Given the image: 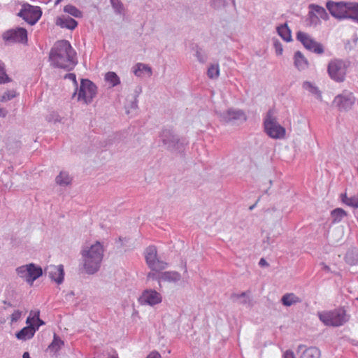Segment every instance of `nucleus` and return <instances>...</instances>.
Wrapping results in <instances>:
<instances>
[{
    "mask_svg": "<svg viewBox=\"0 0 358 358\" xmlns=\"http://www.w3.org/2000/svg\"><path fill=\"white\" fill-rule=\"evenodd\" d=\"M64 345V341L61 340L56 334H55L53 341L49 345V348L51 349L52 350H55V352H57L59 350H60Z\"/></svg>",
    "mask_w": 358,
    "mask_h": 358,
    "instance_id": "7c9ffc66",
    "label": "nucleus"
},
{
    "mask_svg": "<svg viewBox=\"0 0 358 358\" xmlns=\"http://www.w3.org/2000/svg\"><path fill=\"white\" fill-rule=\"evenodd\" d=\"M277 32L284 41L287 42L292 41L291 30L286 23L278 26L277 27Z\"/></svg>",
    "mask_w": 358,
    "mask_h": 358,
    "instance_id": "aec40b11",
    "label": "nucleus"
},
{
    "mask_svg": "<svg viewBox=\"0 0 358 358\" xmlns=\"http://www.w3.org/2000/svg\"><path fill=\"white\" fill-rule=\"evenodd\" d=\"M55 23L62 28H67L69 29H74L78 25V22L69 17H58Z\"/></svg>",
    "mask_w": 358,
    "mask_h": 358,
    "instance_id": "a211bd4d",
    "label": "nucleus"
},
{
    "mask_svg": "<svg viewBox=\"0 0 358 358\" xmlns=\"http://www.w3.org/2000/svg\"><path fill=\"white\" fill-rule=\"evenodd\" d=\"M303 348H304V345H299L298 346V351H301V350H303Z\"/></svg>",
    "mask_w": 358,
    "mask_h": 358,
    "instance_id": "3c124183",
    "label": "nucleus"
},
{
    "mask_svg": "<svg viewBox=\"0 0 358 358\" xmlns=\"http://www.w3.org/2000/svg\"><path fill=\"white\" fill-rule=\"evenodd\" d=\"M307 25L309 27H315L320 23L318 16L313 12H308V18L306 20Z\"/></svg>",
    "mask_w": 358,
    "mask_h": 358,
    "instance_id": "72a5a7b5",
    "label": "nucleus"
},
{
    "mask_svg": "<svg viewBox=\"0 0 358 358\" xmlns=\"http://www.w3.org/2000/svg\"><path fill=\"white\" fill-rule=\"evenodd\" d=\"M113 8L119 13L123 10V5L120 0H110Z\"/></svg>",
    "mask_w": 358,
    "mask_h": 358,
    "instance_id": "58836bf2",
    "label": "nucleus"
},
{
    "mask_svg": "<svg viewBox=\"0 0 358 358\" xmlns=\"http://www.w3.org/2000/svg\"><path fill=\"white\" fill-rule=\"evenodd\" d=\"M357 300H358V298H357Z\"/></svg>",
    "mask_w": 358,
    "mask_h": 358,
    "instance_id": "5fc2aeb1",
    "label": "nucleus"
},
{
    "mask_svg": "<svg viewBox=\"0 0 358 358\" xmlns=\"http://www.w3.org/2000/svg\"><path fill=\"white\" fill-rule=\"evenodd\" d=\"M134 72L136 76H143L144 75L150 76L152 74L151 69L148 66L141 63L136 65Z\"/></svg>",
    "mask_w": 358,
    "mask_h": 358,
    "instance_id": "bb28decb",
    "label": "nucleus"
},
{
    "mask_svg": "<svg viewBox=\"0 0 358 358\" xmlns=\"http://www.w3.org/2000/svg\"><path fill=\"white\" fill-rule=\"evenodd\" d=\"M273 46H274L276 55H281L283 52V48H282V45L281 43L279 42L278 40L274 41Z\"/></svg>",
    "mask_w": 358,
    "mask_h": 358,
    "instance_id": "4c0bfd02",
    "label": "nucleus"
},
{
    "mask_svg": "<svg viewBox=\"0 0 358 358\" xmlns=\"http://www.w3.org/2000/svg\"><path fill=\"white\" fill-rule=\"evenodd\" d=\"M309 9L310 10V12L315 13L318 17L324 20H327L329 19V15L323 7L316 4H310Z\"/></svg>",
    "mask_w": 358,
    "mask_h": 358,
    "instance_id": "412c9836",
    "label": "nucleus"
},
{
    "mask_svg": "<svg viewBox=\"0 0 358 358\" xmlns=\"http://www.w3.org/2000/svg\"><path fill=\"white\" fill-rule=\"evenodd\" d=\"M10 81L11 78L6 72L5 64L2 61L0 60V84L8 83Z\"/></svg>",
    "mask_w": 358,
    "mask_h": 358,
    "instance_id": "c85d7f7f",
    "label": "nucleus"
},
{
    "mask_svg": "<svg viewBox=\"0 0 358 358\" xmlns=\"http://www.w3.org/2000/svg\"><path fill=\"white\" fill-rule=\"evenodd\" d=\"M65 78H68L73 82L75 86L78 85V83L76 80V76L74 73H68L65 76Z\"/></svg>",
    "mask_w": 358,
    "mask_h": 358,
    "instance_id": "79ce46f5",
    "label": "nucleus"
},
{
    "mask_svg": "<svg viewBox=\"0 0 358 358\" xmlns=\"http://www.w3.org/2000/svg\"><path fill=\"white\" fill-rule=\"evenodd\" d=\"M96 93V87L90 80H82L81 85L78 91V100L83 101L84 103H90L94 97Z\"/></svg>",
    "mask_w": 358,
    "mask_h": 358,
    "instance_id": "9b49d317",
    "label": "nucleus"
},
{
    "mask_svg": "<svg viewBox=\"0 0 358 358\" xmlns=\"http://www.w3.org/2000/svg\"><path fill=\"white\" fill-rule=\"evenodd\" d=\"M294 65L299 71H303L308 68V62L300 51H296L294 53Z\"/></svg>",
    "mask_w": 358,
    "mask_h": 358,
    "instance_id": "6ab92c4d",
    "label": "nucleus"
},
{
    "mask_svg": "<svg viewBox=\"0 0 358 358\" xmlns=\"http://www.w3.org/2000/svg\"><path fill=\"white\" fill-rule=\"evenodd\" d=\"M259 265L260 266H268V264L264 258H262V259H260V260L259 262Z\"/></svg>",
    "mask_w": 358,
    "mask_h": 358,
    "instance_id": "49530a36",
    "label": "nucleus"
},
{
    "mask_svg": "<svg viewBox=\"0 0 358 358\" xmlns=\"http://www.w3.org/2000/svg\"><path fill=\"white\" fill-rule=\"evenodd\" d=\"M62 1V0H56L55 4L57 5V4L59 3Z\"/></svg>",
    "mask_w": 358,
    "mask_h": 358,
    "instance_id": "603ef678",
    "label": "nucleus"
},
{
    "mask_svg": "<svg viewBox=\"0 0 358 358\" xmlns=\"http://www.w3.org/2000/svg\"><path fill=\"white\" fill-rule=\"evenodd\" d=\"M320 351L315 347H310L303 350L300 358H320Z\"/></svg>",
    "mask_w": 358,
    "mask_h": 358,
    "instance_id": "393cba45",
    "label": "nucleus"
},
{
    "mask_svg": "<svg viewBox=\"0 0 358 358\" xmlns=\"http://www.w3.org/2000/svg\"><path fill=\"white\" fill-rule=\"evenodd\" d=\"M356 98L352 92L343 91L341 94L335 96L333 103L340 111H348L355 104Z\"/></svg>",
    "mask_w": 358,
    "mask_h": 358,
    "instance_id": "1a4fd4ad",
    "label": "nucleus"
},
{
    "mask_svg": "<svg viewBox=\"0 0 358 358\" xmlns=\"http://www.w3.org/2000/svg\"><path fill=\"white\" fill-rule=\"evenodd\" d=\"M282 358H295V356L292 350H288L285 352Z\"/></svg>",
    "mask_w": 358,
    "mask_h": 358,
    "instance_id": "37998d69",
    "label": "nucleus"
},
{
    "mask_svg": "<svg viewBox=\"0 0 358 358\" xmlns=\"http://www.w3.org/2000/svg\"><path fill=\"white\" fill-rule=\"evenodd\" d=\"M327 71L330 78L336 82H343L346 74V66L341 59L331 60L328 64Z\"/></svg>",
    "mask_w": 358,
    "mask_h": 358,
    "instance_id": "6e6552de",
    "label": "nucleus"
},
{
    "mask_svg": "<svg viewBox=\"0 0 358 358\" xmlns=\"http://www.w3.org/2000/svg\"><path fill=\"white\" fill-rule=\"evenodd\" d=\"M332 223H339L347 216V213L343 208H337L331 212Z\"/></svg>",
    "mask_w": 358,
    "mask_h": 358,
    "instance_id": "4be33fe9",
    "label": "nucleus"
},
{
    "mask_svg": "<svg viewBox=\"0 0 358 358\" xmlns=\"http://www.w3.org/2000/svg\"><path fill=\"white\" fill-rule=\"evenodd\" d=\"M45 272L57 284H61L64 280V271L62 265H49L45 268Z\"/></svg>",
    "mask_w": 358,
    "mask_h": 358,
    "instance_id": "2eb2a0df",
    "label": "nucleus"
},
{
    "mask_svg": "<svg viewBox=\"0 0 358 358\" xmlns=\"http://www.w3.org/2000/svg\"><path fill=\"white\" fill-rule=\"evenodd\" d=\"M296 39L303 44L306 49L313 53L322 55L324 52L323 45L315 41L307 33L301 31H298L296 33Z\"/></svg>",
    "mask_w": 358,
    "mask_h": 358,
    "instance_id": "0eeeda50",
    "label": "nucleus"
},
{
    "mask_svg": "<svg viewBox=\"0 0 358 358\" xmlns=\"http://www.w3.org/2000/svg\"><path fill=\"white\" fill-rule=\"evenodd\" d=\"M3 38L5 41L26 43L27 41V32L24 28H17L4 33Z\"/></svg>",
    "mask_w": 358,
    "mask_h": 358,
    "instance_id": "4468645a",
    "label": "nucleus"
},
{
    "mask_svg": "<svg viewBox=\"0 0 358 358\" xmlns=\"http://www.w3.org/2000/svg\"><path fill=\"white\" fill-rule=\"evenodd\" d=\"M259 199H260L259 198V199H257V202H256L254 205H252V206H250L249 209H250V210H252V209H254V208L256 206V205H257V203H258V201H259Z\"/></svg>",
    "mask_w": 358,
    "mask_h": 358,
    "instance_id": "8fccbe9b",
    "label": "nucleus"
},
{
    "mask_svg": "<svg viewBox=\"0 0 358 358\" xmlns=\"http://www.w3.org/2000/svg\"><path fill=\"white\" fill-rule=\"evenodd\" d=\"M106 80L114 87L120 83V78L114 72H108L105 76Z\"/></svg>",
    "mask_w": 358,
    "mask_h": 358,
    "instance_id": "c756f323",
    "label": "nucleus"
},
{
    "mask_svg": "<svg viewBox=\"0 0 358 358\" xmlns=\"http://www.w3.org/2000/svg\"><path fill=\"white\" fill-rule=\"evenodd\" d=\"M281 301L285 306H290L294 303L300 302V299L294 294L288 293L282 296Z\"/></svg>",
    "mask_w": 358,
    "mask_h": 358,
    "instance_id": "b1692460",
    "label": "nucleus"
},
{
    "mask_svg": "<svg viewBox=\"0 0 358 358\" xmlns=\"http://www.w3.org/2000/svg\"><path fill=\"white\" fill-rule=\"evenodd\" d=\"M42 11L38 6H34L29 3H24L18 15L22 17L27 22L33 25L41 18Z\"/></svg>",
    "mask_w": 358,
    "mask_h": 358,
    "instance_id": "9d476101",
    "label": "nucleus"
},
{
    "mask_svg": "<svg viewBox=\"0 0 358 358\" xmlns=\"http://www.w3.org/2000/svg\"><path fill=\"white\" fill-rule=\"evenodd\" d=\"M1 111H2V110H0V112H1Z\"/></svg>",
    "mask_w": 358,
    "mask_h": 358,
    "instance_id": "864d4df0",
    "label": "nucleus"
},
{
    "mask_svg": "<svg viewBox=\"0 0 358 358\" xmlns=\"http://www.w3.org/2000/svg\"><path fill=\"white\" fill-rule=\"evenodd\" d=\"M16 271L17 275L30 285H32L34 281L43 274L41 267L34 264L21 266L16 269Z\"/></svg>",
    "mask_w": 358,
    "mask_h": 358,
    "instance_id": "423d86ee",
    "label": "nucleus"
},
{
    "mask_svg": "<svg viewBox=\"0 0 358 358\" xmlns=\"http://www.w3.org/2000/svg\"><path fill=\"white\" fill-rule=\"evenodd\" d=\"M318 316L326 326L340 327L348 320L345 310L343 309L324 311L319 313Z\"/></svg>",
    "mask_w": 358,
    "mask_h": 358,
    "instance_id": "39448f33",
    "label": "nucleus"
},
{
    "mask_svg": "<svg viewBox=\"0 0 358 358\" xmlns=\"http://www.w3.org/2000/svg\"><path fill=\"white\" fill-rule=\"evenodd\" d=\"M71 180L69 174L65 172H61L56 178L57 183L60 185H67L70 184Z\"/></svg>",
    "mask_w": 358,
    "mask_h": 358,
    "instance_id": "2f4dec72",
    "label": "nucleus"
},
{
    "mask_svg": "<svg viewBox=\"0 0 358 358\" xmlns=\"http://www.w3.org/2000/svg\"><path fill=\"white\" fill-rule=\"evenodd\" d=\"M345 262L350 265H356L358 263V249L352 248L346 252Z\"/></svg>",
    "mask_w": 358,
    "mask_h": 358,
    "instance_id": "5701e85b",
    "label": "nucleus"
},
{
    "mask_svg": "<svg viewBox=\"0 0 358 358\" xmlns=\"http://www.w3.org/2000/svg\"><path fill=\"white\" fill-rule=\"evenodd\" d=\"M148 266L153 271H160L166 268V263L157 258V251L155 246H149L145 252Z\"/></svg>",
    "mask_w": 358,
    "mask_h": 358,
    "instance_id": "f8f14e48",
    "label": "nucleus"
},
{
    "mask_svg": "<svg viewBox=\"0 0 358 358\" xmlns=\"http://www.w3.org/2000/svg\"><path fill=\"white\" fill-rule=\"evenodd\" d=\"M51 63L56 67L71 70L77 64L76 52L68 41H57L50 53Z\"/></svg>",
    "mask_w": 358,
    "mask_h": 358,
    "instance_id": "f257e3e1",
    "label": "nucleus"
},
{
    "mask_svg": "<svg viewBox=\"0 0 358 358\" xmlns=\"http://www.w3.org/2000/svg\"><path fill=\"white\" fill-rule=\"evenodd\" d=\"M34 317H36V319L38 322V326L44 324V322L39 318V312L38 311L34 313L33 317L31 318V321L33 320L34 319Z\"/></svg>",
    "mask_w": 358,
    "mask_h": 358,
    "instance_id": "c03bdc74",
    "label": "nucleus"
},
{
    "mask_svg": "<svg viewBox=\"0 0 358 358\" xmlns=\"http://www.w3.org/2000/svg\"><path fill=\"white\" fill-rule=\"evenodd\" d=\"M265 133L273 139H281L285 136V129L277 121L273 109H269L264 118Z\"/></svg>",
    "mask_w": 358,
    "mask_h": 358,
    "instance_id": "20e7f679",
    "label": "nucleus"
},
{
    "mask_svg": "<svg viewBox=\"0 0 358 358\" xmlns=\"http://www.w3.org/2000/svg\"><path fill=\"white\" fill-rule=\"evenodd\" d=\"M22 316V312L19 310H15L10 315L11 322H16L18 321Z\"/></svg>",
    "mask_w": 358,
    "mask_h": 358,
    "instance_id": "ea45409f",
    "label": "nucleus"
},
{
    "mask_svg": "<svg viewBox=\"0 0 358 358\" xmlns=\"http://www.w3.org/2000/svg\"><path fill=\"white\" fill-rule=\"evenodd\" d=\"M22 358H31V357H30V356H29V352H24V354H23Z\"/></svg>",
    "mask_w": 358,
    "mask_h": 358,
    "instance_id": "09e8293b",
    "label": "nucleus"
},
{
    "mask_svg": "<svg viewBox=\"0 0 358 358\" xmlns=\"http://www.w3.org/2000/svg\"><path fill=\"white\" fill-rule=\"evenodd\" d=\"M26 322L28 324V326L24 327L16 334V337L19 340L25 341L27 339H30L34 335L36 330L34 327H32L30 317H27Z\"/></svg>",
    "mask_w": 358,
    "mask_h": 358,
    "instance_id": "f3484780",
    "label": "nucleus"
},
{
    "mask_svg": "<svg viewBox=\"0 0 358 358\" xmlns=\"http://www.w3.org/2000/svg\"><path fill=\"white\" fill-rule=\"evenodd\" d=\"M322 270H324V271L326 272H330L331 271V269L329 268V266L324 264H322Z\"/></svg>",
    "mask_w": 358,
    "mask_h": 358,
    "instance_id": "de8ad7c7",
    "label": "nucleus"
},
{
    "mask_svg": "<svg viewBox=\"0 0 358 358\" xmlns=\"http://www.w3.org/2000/svg\"><path fill=\"white\" fill-rule=\"evenodd\" d=\"M147 358H162L161 357V355L157 352H151L148 357Z\"/></svg>",
    "mask_w": 358,
    "mask_h": 358,
    "instance_id": "a18cd8bd",
    "label": "nucleus"
},
{
    "mask_svg": "<svg viewBox=\"0 0 358 358\" xmlns=\"http://www.w3.org/2000/svg\"><path fill=\"white\" fill-rule=\"evenodd\" d=\"M164 275L166 278H171L173 280H178L180 277V275L178 273L166 272L164 273Z\"/></svg>",
    "mask_w": 358,
    "mask_h": 358,
    "instance_id": "a19ab883",
    "label": "nucleus"
},
{
    "mask_svg": "<svg viewBox=\"0 0 358 358\" xmlns=\"http://www.w3.org/2000/svg\"><path fill=\"white\" fill-rule=\"evenodd\" d=\"M235 296L239 300L242 304L247 305L250 303V299L246 292H242L240 294H236Z\"/></svg>",
    "mask_w": 358,
    "mask_h": 358,
    "instance_id": "c9c22d12",
    "label": "nucleus"
},
{
    "mask_svg": "<svg viewBox=\"0 0 358 358\" xmlns=\"http://www.w3.org/2000/svg\"><path fill=\"white\" fill-rule=\"evenodd\" d=\"M342 201L346 205L358 208V196H354L348 197L346 194H341Z\"/></svg>",
    "mask_w": 358,
    "mask_h": 358,
    "instance_id": "cd10ccee",
    "label": "nucleus"
},
{
    "mask_svg": "<svg viewBox=\"0 0 358 358\" xmlns=\"http://www.w3.org/2000/svg\"><path fill=\"white\" fill-rule=\"evenodd\" d=\"M17 95L16 92L13 90H8L6 92L0 99L1 101H7L10 100L11 99L15 97Z\"/></svg>",
    "mask_w": 358,
    "mask_h": 358,
    "instance_id": "e433bc0d",
    "label": "nucleus"
},
{
    "mask_svg": "<svg viewBox=\"0 0 358 358\" xmlns=\"http://www.w3.org/2000/svg\"><path fill=\"white\" fill-rule=\"evenodd\" d=\"M326 7L334 17L339 20L350 19L358 24L357 2L329 1Z\"/></svg>",
    "mask_w": 358,
    "mask_h": 358,
    "instance_id": "f03ea898",
    "label": "nucleus"
},
{
    "mask_svg": "<svg viewBox=\"0 0 358 358\" xmlns=\"http://www.w3.org/2000/svg\"><path fill=\"white\" fill-rule=\"evenodd\" d=\"M64 11L71 15L75 17H82V12L72 5H66V6H64Z\"/></svg>",
    "mask_w": 358,
    "mask_h": 358,
    "instance_id": "473e14b6",
    "label": "nucleus"
},
{
    "mask_svg": "<svg viewBox=\"0 0 358 358\" xmlns=\"http://www.w3.org/2000/svg\"><path fill=\"white\" fill-rule=\"evenodd\" d=\"M247 120L245 113L240 109H229L225 116V122L241 124Z\"/></svg>",
    "mask_w": 358,
    "mask_h": 358,
    "instance_id": "dca6fc26",
    "label": "nucleus"
},
{
    "mask_svg": "<svg viewBox=\"0 0 358 358\" xmlns=\"http://www.w3.org/2000/svg\"><path fill=\"white\" fill-rule=\"evenodd\" d=\"M303 88L307 91H308L310 93H311L313 95H315L317 99H322V94L320 90L317 86H315L314 84H313L310 82L305 81L303 83Z\"/></svg>",
    "mask_w": 358,
    "mask_h": 358,
    "instance_id": "a878e982",
    "label": "nucleus"
},
{
    "mask_svg": "<svg viewBox=\"0 0 358 358\" xmlns=\"http://www.w3.org/2000/svg\"><path fill=\"white\" fill-rule=\"evenodd\" d=\"M161 294L154 289H146L143 292L138 299V302L141 305L155 306L162 302Z\"/></svg>",
    "mask_w": 358,
    "mask_h": 358,
    "instance_id": "ddd939ff",
    "label": "nucleus"
},
{
    "mask_svg": "<svg viewBox=\"0 0 358 358\" xmlns=\"http://www.w3.org/2000/svg\"><path fill=\"white\" fill-rule=\"evenodd\" d=\"M103 246L99 241L82 250L83 267L86 273L93 274L99 270L103 259Z\"/></svg>",
    "mask_w": 358,
    "mask_h": 358,
    "instance_id": "7ed1b4c3",
    "label": "nucleus"
},
{
    "mask_svg": "<svg viewBox=\"0 0 358 358\" xmlns=\"http://www.w3.org/2000/svg\"><path fill=\"white\" fill-rule=\"evenodd\" d=\"M220 71L218 65H212L208 69V76L210 78H217L219 76Z\"/></svg>",
    "mask_w": 358,
    "mask_h": 358,
    "instance_id": "f704fd0d",
    "label": "nucleus"
}]
</instances>
